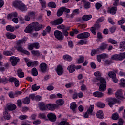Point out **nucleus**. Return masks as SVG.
<instances>
[{"instance_id": "f257e3e1", "label": "nucleus", "mask_w": 125, "mask_h": 125, "mask_svg": "<svg viewBox=\"0 0 125 125\" xmlns=\"http://www.w3.org/2000/svg\"><path fill=\"white\" fill-rule=\"evenodd\" d=\"M43 25L42 24H39L38 22H34L29 24L24 30L25 33L29 34L30 33H33L34 30L35 32H39L42 29Z\"/></svg>"}, {"instance_id": "f03ea898", "label": "nucleus", "mask_w": 125, "mask_h": 125, "mask_svg": "<svg viewBox=\"0 0 125 125\" xmlns=\"http://www.w3.org/2000/svg\"><path fill=\"white\" fill-rule=\"evenodd\" d=\"M13 5L15 8L19 9L22 12L27 11V6L25 5L22 1L19 0H16L13 3Z\"/></svg>"}, {"instance_id": "7ed1b4c3", "label": "nucleus", "mask_w": 125, "mask_h": 125, "mask_svg": "<svg viewBox=\"0 0 125 125\" xmlns=\"http://www.w3.org/2000/svg\"><path fill=\"white\" fill-rule=\"evenodd\" d=\"M97 81H99L100 85L99 87V91H105L107 88V84L106 83L107 82L105 78L102 77L101 78H96Z\"/></svg>"}, {"instance_id": "20e7f679", "label": "nucleus", "mask_w": 125, "mask_h": 125, "mask_svg": "<svg viewBox=\"0 0 125 125\" xmlns=\"http://www.w3.org/2000/svg\"><path fill=\"white\" fill-rule=\"evenodd\" d=\"M54 35L59 41H63L64 40V35L62 34V32L59 30H55L54 32Z\"/></svg>"}, {"instance_id": "39448f33", "label": "nucleus", "mask_w": 125, "mask_h": 125, "mask_svg": "<svg viewBox=\"0 0 125 125\" xmlns=\"http://www.w3.org/2000/svg\"><path fill=\"white\" fill-rule=\"evenodd\" d=\"M63 22H64V19L62 18H59L51 21V24L52 26H58V25H61Z\"/></svg>"}, {"instance_id": "423d86ee", "label": "nucleus", "mask_w": 125, "mask_h": 125, "mask_svg": "<svg viewBox=\"0 0 125 125\" xmlns=\"http://www.w3.org/2000/svg\"><path fill=\"white\" fill-rule=\"evenodd\" d=\"M90 37V33L89 32H83L77 35V39H87Z\"/></svg>"}, {"instance_id": "0eeeda50", "label": "nucleus", "mask_w": 125, "mask_h": 125, "mask_svg": "<svg viewBox=\"0 0 125 125\" xmlns=\"http://www.w3.org/2000/svg\"><path fill=\"white\" fill-rule=\"evenodd\" d=\"M117 103H120V100L116 99V98H111L108 101V104L110 108H112Z\"/></svg>"}, {"instance_id": "6e6552de", "label": "nucleus", "mask_w": 125, "mask_h": 125, "mask_svg": "<svg viewBox=\"0 0 125 125\" xmlns=\"http://www.w3.org/2000/svg\"><path fill=\"white\" fill-rule=\"evenodd\" d=\"M56 72L58 76H62V75L64 74V69L63 68V66L60 64L58 65L56 69Z\"/></svg>"}, {"instance_id": "1a4fd4ad", "label": "nucleus", "mask_w": 125, "mask_h": 125, "mask_svg": "<svg viewBox=\"0 0 125 125\" xmlns=\"http://www.w3.org/2000/svg\"><path fill=\"white\" fill-rule=\"evenodd\" d=\"M20 60V59H19V58L15 56H11L10 57V61L11 62L12 66H16Z\"/></svg>"}, {"instance_id": "9d476101", "label": "nucleus", "mask_w": 125, "mask_h": 125, "mask_svg": "<svg viewBox=\"0 0 125 125\" xmlns=\"http://www.w3.org/2000/svg\"><path fill=\"white\" fill-rule=\"evenodd\" d=\"M40 69L42 73H45L48 70V65L44 62H42L40 64Z\"/></svg>"}, {"instance_id": "9b49d317", "label": "nucleus", "mask_w": 125, "mask_h": 125, "mask_svg": "<svg viewBox=\"0 0 125 125\" xmlns=\"http://www.w3.org/2000/svg\"><path fill=\"white\" fill-rule=\"evenodd\" d=\"M112 60H115V61H122L123 60V58L121 53L120 54H115L111 56Z\"/></svg>"}, {"instance_id": "f8f14e48", "label": "nucleus", "mask_w": 125, "mask_h": 125, "mask_svg": "<svg viewBox=\"0 0 125 125\" xmlns=\"http://www.w3.org/2000/svg\"><path fill=\"white\" fill-rule=\"evenodd\" d=\"M108 58V54L106 53H103L97 56V60L98 63H101V59H105Z\"/></svg>"}, {"instance_id": "ddd939ff", "label": "nucleus", "mask_w": 125, "mask_h": 125, "mask_svg": "<svg viewBox=\"0 0 125 125\" xmlns=\"http://www.w3.org/2000/svg\"><path fill=\"white\" fill-rule=\"evenodd\" d=\"M100 28V25H99V24H95L94 26L91 28L90 31L93 35H96V30H99Z\"/></svg>"}, {"instance_id": "4468645a", "label": "nucleus", "mask_w": 125, "mask_h": 125, "mask_svg": "<svg viewBox=\"0 0 125 125\" xmlns=\"http://www.w3.org/2000/svg\"><path fill=\"white\" fill-rule=\"evenodd\" d=\"M47 118L50 122H55L56 121V115L53 113H49L47 114Z\"/></svg>"}, {"instance_id": "2eb2a0df", "label": "nucleus", "mask_w": 125, "mask_h": 125, "mask_svg": "<svg viewBox=\"0 0 125 125\" xmlns=\"http://www.w3.org/2000/svg\"><path fill=\"white\" fill-rule=\"evenodd\" d=\"M117 11H118V7L113 6L108 8L107 12L112 15H115L117 13Z\"/></svg>"}, {"instance_id": "dca6fc26", "label": "nucleus", "mask_w": 125, "mask_h": 125, "mask_svg": "<svg viewBox=\"0 0 125 125\" xmlns=\"http://www.w3.org/2000/svg\"><path fill=\"white\" fill-rule=\"evenodd\" d=\"M58 108V105L56 104H47V109L50 111H54L55 109H57Z\"/></svg>"}, {"instance_id": "f3484780", "label": "nucleus", "mask_w": 125, "mask_h": 125, "mask_svg": "<svg viewBox=\"0 0 125 125\" xmlns=\"http://www.w3.org/2000/svg\"><path fill=\"white\" fill-rule=\"evenodd\" d=\"M96 117L98 119H100V120H103L104 117H105V114L103 113V111L98 110L96 113Z\"/></svg>"}, {"instance_id": "a211bd4d", "label": "nucleus", "mask_w": 125, "mask_h": 125, "mask_svg": "<svg viewBox=\"0 0 125 125\" xmlns=\"http://www.w3.org/2000/svg\"><path fill=\"white\" fill-rule=\"evenodd\" d=\"M108 47V44H106V43L103 42L101 44L100 46L98 48V49H99V51H103L104 50H105V49H107V48Z\"/></svg>"}, {"instance_id": "6ab92c4d", "label": "nucleus", "mask_w": 125, "mask_h": 125, "mask_svg": "<svg viewBox=\"0 0 125 125\" xmlns=\"http://www.w3.org/2000/svg\"><path fill=\"white\" fill-rule=\"evenodd\" d=\"M17 75L19 78L22 79L25 77V73L23 72V70L21 68L18 69L17 71Z\"/></svg>"}, {"instance_id": "aec40b11", "label": "nucleus", "mask_w": 125, "mask_h": 125, "mask_svg": "<svg viewBox=\"0 0 125 125\" xmlns=\"http://www.w3.org/2000/svg\"><path fill=\"white\" fill-rule=\"evenodd\" d=\"M93 95L95 97L98 98H101L104 96V94L100 91H96L93 93Z\"/></svg>"}, {"instance_id": "412c9836", "label": "nucleus", "mask_w": 125, "mask_h": 125, "mask_svg": "<svg viewBox=\"0 0 125 125\" xmlns=\"http://www.w3.org/2000/svg\"><path fill=\"white\" fill-rule=\"evenodd\" d=\"M38 107L41 111H45L47 109V104L44 103H40L39 104Z\"/></svg>"}, {"instance_id": "4be33fe9", "label": "nucleus", "mask_w": 125, "mask_h": 125, "mask_svg": "<svg viewBox=\"0 0 125 125\" xmlns=\"http://www.w3.org/2000/svg\"><path fill=\"white\" fill-rule=\"evenodd\" d=\"M39 65V62L38 61H34L33 62L30 61L27 63V67H37Z\"/></svg>"}, {"instance_id": "5701e85b", "label": "nucleus", "mask_w": 125, "mask_h": 125, "mask_svg": "<svg viewBox=\"0 0 125 125\" xmlns=\"http://www.w3.org/2000/svg\"><path fill=\"white\" fill-rule=\"evenodd\" d=\"M67 70L69 71V73H72L75 72L76 70V65L74 64H71L67 67Z\"/></svg>"}, {"instance_id": "b1692460", "label": "nucleus", "mask_w": 125, "mask_h": 125, "mask_svg": "<svg viewBox=\"0 0 125 125\" xmlns=\"http://www.w3.org/2000/svg\"><path fill=\"white\" fill-rule=\"evenodd\" d=\"M16 105L13 104H9L7 105V109L8 111H14V110H16Z\"/></svg>"}, {"instance_id": "393cba45", "label": "nucleus", "mask_w": 125, "mask_h": 125, "mask_svg": "<svg viewBox=\"0 0 125 125\" xmlns=\"http://www.w3.org/2000/svg\"><path fill=\"white\" fill-rule=\"evenodd\" d=\"M92 18V15H84L82 17V20L83 21H88Z\"/></svg>"}, {"instance_id": "a878e982", "label": "nucleus", "mask_w": 125, "mask_h": 125, "mask_svg": "<svg viewBox=\"0 0 125 125\" xmlns=\"http://www.w3.org/2000/svg\"><path fill=\"white\" fill-rule=\"evenodd\" d=\"M3 116L5 120H10V114L8 112V110L5 109V111L3 112Z\"/></svg>"}, {"instance_id": "bb28decb", "label": "nucleus", "mask_w": 125, "mask_h": 125, "mask_svg": "<svg viewBox=\"0 0 125 125\" xmlns=\"http://www.w3.org/2000/svg\"><path fill=\"white\" fill-rule=\"evenodd\" d=\"M6 36L7 38V39H9V40H13L14 39H15L16 38V35L10 33V32H8L6 34Z\"/></svg>"}, {"instance_id": "cd10ccee", "label": "nucleus", "mask_w": 125, "mask_h": 125, "mask_svg": "<svg viewBox=\"0 0 125 125\" xmlns=\"http://www.w3.org/2000/svg\"><path fill=\"white\" fill-rule=\"evenodd\" d=\"M2 83L3 84L8 83V79L5 76H3L2 78L0 79V83Z\"/></svg>"}, {"instance_id": "c85d7f7f", "label": "nucleus", "mask_w": 125, "mask_h": 125, "mask_svg": "<svg viewBox=\"0 0 125 125\" xmlns=\"http://www.w3.org/2000/svg\"><path fill=\"white\" fill-rule=\"evenodd\" d=\"M23 104H30L31 103V99L29 97H26L22 100Z\"/></svg>"}, {"instance_id": "c756f323", "label": "nucleus", "mask_w": 125, "mask_h": 125, "mask_svg": "<svg viewBox=\"0 0 125 125\" xmlns=\"http://www.w3.org/2000/svg\"><path fill=\"white\" fill-rule=\"evenodd\" d=\"M64 103L65 101H64V100L62 99H59L56 101L57 105H59V106H63V105H64Z\"/></svg>"}, {"instance_id": "7c9ffc66", "label": "nucleus", "mask_w": 125, "mask_h": 125, "mask_svg": "<svg viewBox=\"0 0 125 125\" xmlns=\"http://www.w3.org/2000/svg\"><path fill=\"white\" fill-rule=\"evenodd\" d=\"M6 31H8V32H11V33H13V32L15 31V28L12 25H7L6 26Z\"/></svg>"}, {"instance_id": "2f4dec72", "label": "nucleus", "mask_w": 125, "mask_h": 125, "mask_svg": "<svg viewBox=\"0 0 125 125\" xmlns=\"http://www.w3.org/2000/svg\"><path fill=\"white\" fill-rule=\"evenodd\" d=\"M63 13H64V12L63 11V8L62 7L58 9V11L57 12V16L58 17H60V16L63 15Z\"/></svg>"}, {"instance_id": "473e14b6", "label": "nucleus", "mask_w": 125, "mask_h": 125, "mask_svg": "<svg viewBox=\"0 0 125 125\" xmlns=\"http://www.w3.org/2000/svg\"><path fill=\"white\" fill-rule=\"evenodd\" d=\"M39 74V72L36 67H34L31 70V74L33 76V77H37Z\"/></svg>"}, {"instance_id": "72a5a7b5", "label": "nucleus", "mask_w": 125, "mask_h": 125, "mask_svg": "<svg viewBox=\"0 0 125 125\" xmlns=\"http://www.w3.org/2000/svg\"><path fill=\"white\" fill-rule=\"evenodd\" d=\"M23 43H26V38H24L21 40H19L17 42V45L20 46Z\"/></svg>"}, {"instance_id": "f704fd0d", "label": "nucleus", "mask_w": 125, "mask_h": 125, "mask_svg": "<svg viewBox=\"0 0 125 125\" xmlns=\"http://www.w3.org/2000/svg\"><path fill=\"white\" fill-rule=\"evenodd\" d=\"M3 54L5 55V56H12L14 54L11 51H4L3 52Z\"/></svg>"}, {"instance_id": "c9c22d12", "label": "nucleus", "mask_w": 125, "mask_h": 125, "mask_svg": "<svg viewBox=\"0 0 125 125\" xmlns=\"http://www.w3.org/2000/svg\"><path fill=\"white\" fill-rule=\"evenodd\" d=\"M70 108L73 112H75V110L77 108V104H76V102H74L71 103Z\"/></svg>"}, {"instance_id": "e433bc0d", "label": "nucleus", "mask_w": 125, "mask_h": 125, "mask_svg": "<svg viewBox=\"0 0 125 125\" xmlns=\"http://www.w3.org/2000/svg\"><path fill=\"white\" fill-rule=\"evenodd\" d=\"M97 107H98V108L103 109V108H105V107H106V104L99 102L97 103Z\"/></svg>"}, {"instance_id": "4c0bfd02", "label": "nucleus", "mask_w": 125, "mask_h": 125, "mask_svg": "<svg viewBox=\"0 0 125 125\" xmlns=\"http://www.w3.org/2000/svg\"><path fill=\"white\" fill-rule=\"evenodd\" d=\"M18 15V14H17V12H14L11 14H8L7 18L8 19H9V18L11 19V18H13V17H17Z\"/></svg>"}, {"instance_id": "58836bf2", "label": "nucleus", "mask_w": 125, "mask_h": 125, "mask_svg": "<svg viewBox=\"0 0 125 125\" xmlns=\"http://www.w3.org/2000/svg\"><path fill=\"white\" fill-rule=\"evenodd\" d=\"M94 110V105H91L89 108V109H87V112L90 115H92V113H93V110Z\"/></svg>"}, {"instance_id": "ea45409f", "label": "nucleus", "mask_w": 125, "mask_h": 125, "mask_svg": "<svg viewBox=\"0 0 125 125\" xmlns=\"http://www.w3.org/2000/svg\"><path fill=\"white\" fill-rule=\"evenodd\" d=\"M108 76L111 79H115V78H117V75H116V73L114 72L113 71H109L108 72Z\"/></svg>"}, {"instance_id": "a19ab883", "label": "nucleus", "mask_w": 125, "mask_h": 125, "mask_svg": "<svg viewBox=\"0 0 125 125\" xmlns=\"http://www.w3.org/2000/svg\"><path fill=\"white\" fill-rule=\"evenodd\" d=\"M63 59L70 62L73 60V58H72V57L69 55H65L63 56Z\"/></svg>"}, {"instance_id": "79ce46f5", "label": "nucleus", "mask_w": 125, "mask_h": 125, "mask_svg": "<svg viewBox=\"0 0 125 125\" xmlns=\"http://www.w3.org/2000/svg\"><path fill=\"white\" fill-rule=\"evenodd\" d=\"M31 53L34 56H41V53L39 50H32Z\"/></svg>"}, {"instance_id": "37998d69", "label": "nucleus", "mask_w": 125, "mask_h": 125, "mask_svg": "<svg viewBox=\"0 0 125 125\" xmlns=\"http://www.w3.org/2000/svg\"><path fill=\"white\" fill-rule=\"evenodd\" d=\"M41 88L40 86H37L36 84H34L31 87V89L33 91H37V90H39Z\"/></svg>"}, {"instance_id": "c03bdc74", "label": "nucleus", "mask_w": 125, "mask_h": 125, "mask_svg": "<svg viewBox=\"0 0 125 125\" xmlns=\"http://www.w3.org/2000/svg\"><path fill=\"white\" fill-rule=\"evenodd\" d=\"M48 6L51 8H56V4L54 2H50L48 4Z\"/></svg>"}, {"instance_id": "a18cd8bd", "label": "nucleus", "mask_w": 125, "mask_h": 125, "mask_svg": "<svg viewBox=\"0 0 125 125\" xmlns=\"http://www.w3.org/2000/svg\"><path fill=\"white\" fill-rule=\"evenodd\" d=\"M119 118H120V116H119V114L118 113H114L112 114V120H114V121H117V120H118Z\"/></svg>"}, {"instance_id": "49530a36", "label": "nucleus", "mask_w": 125, "mask_h": 125, "mask_svg": "<svg viewBox=\"0 0 125 125\" xmlns=\"http://www.w3.org/2000/svg\"><path fill=\"white\" fill-rule=\"evenodd\" d=\"M109 32L113 34L116 32V30H117V27L116 26L113 25L109 29Z\"/></svg>"}, {"instance_id": "de8ad7c7", "label": "nucleus", "mask_w": 125, "mask_h": 125, "mask_svg": "<svg viewBox=\"0 0 125 125\" xmlns=\"http://www.w3.org/2000/svg\"><path fill=\"white\" fill-rule=\"evenodd\" d=\"M97 52H99V49L97 48L96 49H93L91 52V56H95V55Z\"/></svg>"}, {"instance_id": "09e8293b", "label": "nucleus", "mask_w": 125, "mask_h": 125, "mask_svg": "<svg viewBox=\"0 0 125 125\" xmlns=\"http://www.w3.org/2000/svg\"><path fill=\"white\" fill-rule=\"evenodd\" d=\"M120 85L122 87H125V79L122 78L120 80Z\"/></svg>"}, {"instance_id": "8fccbe9b", "label": "nucleus", "mask_w": 125, "mask_h": 125, "mask_svg": "<svg viewBox=\"0 0 125 125\" xmlns=\"http://www.w3.org/2000/svg\"><path fill=\"white\" fill-rule=\"evenodd\" d=\"M108 42L109 43H111L112 44H117V43H118V42L117 41L112 38H109L108 39Z\"/></svg>"}, {"instance_id": "3c124183", "label": "nucleus", "mask_w": 125, "mask_h": 125, "mask_svg": "<svg viewBox=\"0 0 125 125\" xmlns=\"http://www.w3.org/2000/svg\"><path fill=\"white\" fill-rule=\"evenodd\" d=\"M8 96L10 98H15V93L13 91H11L8 93Z\"/></svg>"}, {"instance_id": "603ef678", "label": "nucleus", "mask_w": 125, "mask_h": 125, "mask_svg": "<svg viewBox=\"0 0 125 125\" xmlns=\"http://www.w3.org/2000/svg\"><path fill=\"white\" fill-rule=\"evenodd\" d=\"M78 44H80V45H83V44H87V41H84L83 40H81L78 42Z\"/></svg>"}, {"instance_id": "864d4df0", "label": "nucleus", "mask_w": 125, "mask_h": 125, "mask_svg": "<svg viewBox=\"0 0 125 125\" xmlns=\"http://www.w3.org/2000/svg\"><path fill=\"white\" fill-rule=\"evenodd\" d=\"M114 2L113 3V7H117L120 5V0H114Z\"/></svg>"}, {"instance_id": "5fc2aeb1", "label": "nucleus", "mask_w": 125, "mask_h": 125, "mask_svg": "<svg viewBox=\"0 0 125 125\" xmlns=\"http://www.w3.org/2000/svg\"><path fill=\"white\" fill-rule=\"evenodd\" d=\"M39 117L40 118V119H42L43 120H46V115H45V114L44 113H40L39 114Z\"/></svg>"}, {"instance_id": "6e6d98bb", "label": "nucleus", "mask_w": 125, "mask_h": 125, "mask_svg": "<svg viewBox=\"0 0 125 125\" xmlns=\"http://www.w3.org/2000/svg\"><path fill=\"white\" fill-rule=\"evenodd\" d=\"M125 18L122 17L121 19L118 21V25H121V26H122V25H123V24H125Z\"/></svg>"}, {"instance_id": "4d7b16f0", "label": "nucleus", "mask_w": 125, "mask_h": 125, "mask_svg": "<svg viewBox=\"0 0 125 125\" xmlns=\"http://www.w3.org/2000/svg\"><path fill=\"white\" fill-rule=\"evenodd\" d=\"M84 61V58L83 57H80L78 60V64H82L83 63Z\"/></svg>"}, {"instance_id": "13d9d810", "label": "nucleus", "mask_w": 125, "mask_h": 125, "mask_svg": "<svg viewBox=\"0 0 125 125\" xmlns=\"http://www.w3.org/2000/svg\"><path fill=\"white\" fill-rule=\"evenodd\" d=\"M97 38L98 40H102V39H103V36H102V33L100 32H97Z\"/></svg>"}, {"instance_id": "bf43d9fd", "label": "nucleus", "mask_w": 125, "mask_h": 125, "mask_svg": "<svg viewBox=\"0 0 125 125\" xmlns=\"http://www.w3.org/2000/svg\"><path fill=\"white\" fill-rule=\"evenodd\" d=\"M84 7L85 9H88L90 7V2H87L83 4Z\"/></svg>"}, {"instance_id": "052dcab7", "label": "nucleus", "mask_w": 125, "mask_h": 125, "mask_svg": "<svg viewBox=\"0 0 125 125\" xmlns=\"http://www.w3.org/2000/svg\"><path fill=\"white\" fill-rule=\"evenodd\" d=\"M57 29H58V30L60 29L61 30H65V29H66V26L64 24H60L57 26Z\"/></svg>"}, {"instance_id": "680f3d73", "label": "nucleus", "mask_w": 125, "mask_h": 125, "mask_svg": "<svg viewBox=\"0 0 125 125\" xmlns=\"http://www.w3.org/2000/svg\"><path fill=\"white\" fill-rule=\"evenodd\" d=\"M17 50L19 51V52L22 53L23 51H24V49L21 46H19L17 47Z\"/></svg>"}, {"instance_id": "e2e57ef3", "label": "nucleus", "mask_w": 125, "mask_h": 125, "mask_svg": "<svg viewBox=\"0 0 125 125\" xmlns=\"http://www.w3.org/2000/svg\"><path fill=\"white\" fill-rule=\"evenodd\" d=\"M104 63L105 65H110V64H112L113 63V61L111 60L107 59L104 61Z\"/></svg>"}, {"instance_id": "0e129e2a", "label": "nucleus", "mask_w": 125, "mask_h": 125, "mask_svg": "<svg viewBox=\"0 0 125 125\" xmlns=\"http://www.w3.org/2000/svg\"><path fill=\"white\" fill-rule=\"evenodd\" d=\"M68 46L69 47H70V48H73V47H74V43H73V41L70 40L68 42Z\"/></svg>"}, {"instance_id": "69168bd1", "label": "nucleus", "mask_w": 125, "mask_h": 125, "mask_svg": "<svg viewBox=\"0 0 125 125\" xmlns=\"http://www.w3.org/2000/svg\"><path fill=\"white\" fill-rule=\"evenodd\" d=\"M94 76L97 77L96 78H102L101 73L99 71H96L94 73Z\"/></svg>"}, {"instance_id": "338daca9", "label": "nucleus", "mask_w": 125, "mask_h": 125, "mask_svg": "<svg viewBox=\"0 0 125 125\" xmlns=\"http://www.w3.org/2000/svg\"><path fill=\"white\" fill-rule=\"evenodd\" d=\"M19 119L21 120H26L28 119V116L27 115H21L19 116Z\"/></svg>"}, {"instance_id": "774afa93", "label": "nucleus", "mask_w": 125, "mask_h": 125, "mask_svg": "<svg viewBox=\"0 0 125 125\" xmlns=\"http://www.w3.org/2000/svg\"><path fill=\"white\" fill-rule=\"evenodd\" d=\"M17 79L15 77H10L9 79H8V81L10 82V83H14Z\"/></svg>"}]
</instances>
